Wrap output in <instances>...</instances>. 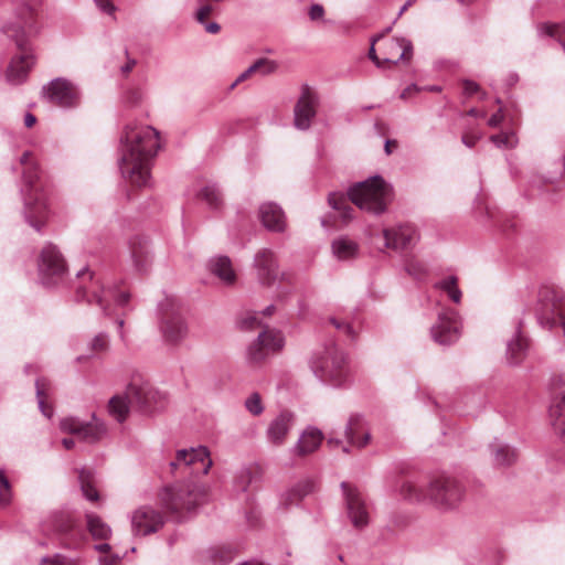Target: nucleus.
Here are the masks:
<instances>
[{"instance_id": "obj_46", "label": "nucleus", "mask_w": 565, "mask_h": 565, "mask_svg": "<svg viewBox=\"0 0 565 565\" xmlns=\"http://www.w3.org/2000/svg\"><path fill=\"white\" fill-rule=\"evenodd\" d=\"M245 407L252 415H260L264 412L260 395L256 392L253 393L248 398H246Z\"/></svg>"}, {"instance_id": "obj_10", "label": "nucleus", "mask_w": 565, "mask_h": 565, "mask_svg": "<svg viewBox=\"0 0 565 565\" xmlns=\"http://www.w3.org/2000/svg\"><path fill=\"white\" fill-rule=\"evenodd\" d=\"M38 274L41 284L46 287L60 286L65 281L68 267L60 249H41Z\"/></svg>"}, {"instance_id": "obj_59", "label": "nucleus", "mask_w": 565, "mask_h": 565, "mask_svg": "<svg viewBox=\"0 0 565 565\" xmlns=\"http://www.w3.org/2000/svg\"><path fill=\"white\" fill-rule=\"evenodd\" d=\"M36 122V117L32 114V113H25L24 115V126L26 128H31L35 125Z\"/></svg>"}, {"instance_id": "obj_60", "label": "nucleus", "mask_w": 565, "mask_h": 565, "mask_svg": "<svg viewBox=\"0 0 565 565\" xmlns=\"http://www.w3.org/2000/svg\"><path fill=\"white\" fill-rule=\"evenodd\" d=\"M331 247H342V248H345V247H358L355 244H352L345 239H339V241H334L332 243V246Z\"/></svg>"}, {"instance_id": "obj_54", "label": "nucleus", "mask_w": 565, "mask_h": 565, "mask_svg": "<svg viewBox=\"0 0 565 565\" xmlns=\"http://www.w3.org/2000/svg\"><path fill=\"white\" fill-rule=\"evenodd\" d=\"M96 6L105 13L111 14L115 11V6L110 0H94Z\"/></svg>"}, {"instance_id": "obj_52", "label": "nucleus", "mask_w": 565, "mask_h": 565, "mask_svg": "<svg viewBox=\"0 0 565 565\" xmlns=\"http://www.w3.org/2000/svg\"><path fill=\"white\" fill-rule=\"evenodd\" d=\"M108 345V338L105 333L97 334L92 341V349L94 351H104Z\"/></svg>"}, {"instance_id": "obj_20", "label": "nucleus", "mask_w": 565, "mask_h": 565, "mask_svg": "<svg viewBox=\"0 0 565 565\" xmlns=\"http://www.w3.org/2000/svg\"><path fill=\"white\" fill-rule=\"evenodd\" d=\"M258 217L263 226L273 233H284L287 218L284 210L275 202H265L258 209Z\"/></svg>"}, {"instance_id": "obj_31", "label": "nucleus", "mask_w": 565, "mask_h": 565, "mask_svg": "<svg viewBox=\"0 0 565 565\" xmlns=\"http://www.w3.org/2000/svg\"><path fill=\"white\" fill-rule=\"evenodd\" d=\"M550 418L555 433L565 441V392L554 397L550 406Z\"/></svg>"}, {"instance_id": "obj_48", "label": "nucleus", "mask_w": 565, "mask_h": 565, "mask_svg": "<svg viewBox=\"0 0 565 565\" xmlns=\"http://www.w3.org/2000/svg\"><path fill=\"white\" fill-rule=\"evenodd\" d=\"M359 249H331L332 258L337 262H352L359 256Z\"/></svg>"}, {"instance_id": "obj_2", "label": "nucleus", "mask_w": 565, "mask_h": 565, "mask_svg": "<svg viewBox=\"0 0 565 565\" xmlns=\"http://www.w3.org/2000/svg\"><path fill=\"white\" fill-rule=\"evenodd\" d=\"M391 196L392 189L385 180L381 175H373L351 185L348 195L331 192L328 195V203L338 212L340 221L347 225L353 220L355 212L349 204V200L359 209L380 215L386 211Z\"/></svg>"}, {"instance_id": "obj_61", "label": "nucleus", "mask_w": 565, "mask_h": 565, "mask_svg": "<svg viewBox=\"0 0 565 565\" xmlns=\"http://www.w3.org/2000/svg\"><path fill=\"white\" fill-rule=\"evenodd\" d=\"M239 478L244 480V486L242 487L243 490H246L248 482L250 481V472L248 470H243L241 472Z\"/></svg>"}, {"instance_id": "obj_25", "label": "nucleus", "mask_w": 565, "mask_h": 565, "mask_svg": "<svg viewBox=\"0 0 565 565\" xmlns=\"http://www.w3.org/2000/svg\"><path fill=\"white\" fill-rule=\"evenodd\" d=\"M384 61L397 64L399 61H409L413 55V44L404 38H392L384 43Z\"/></svg>"}, {"instance_id": "obj_18", "label": "nucleus", "mask_w": 565, "mask_h": 565, "mask_svg": "<svg viewBox=\"0 0 565 565\" xmlns=\"http://www.w3.org/2000/svg\"><path fill=\"white\" fill-rule=\"evenodd\" d=\"M431 338L441 345H449L459 338V324L457 312L452 309H444L438 315L437 322L430 329Z\"/></svg>"}, {"instance_id": "obj_16", "label": "nucleus", "mask_w": 565, "mask_h": 565, "mask_svg": "<svg viewBox=\"0 0 565 565\" xmlns=\"http://www.w3.org/2000/svg\"><path fill=\"white\" fill-rule=\"evenodd\" d=\"M254 268L259 282L264 286H281L286 278L278 269V265L271 249H262L254 257Z\"/></svg>"}, {"instance_id": "obj_45", "label": "nucleus", "mask_w": 565, "mask_h": 565, "mask_svg": "<svg viewBox=\"0 0 565 565\" xmlns=\"http://www.w3.org/2000/svg\"><path fill=\"white\" fill-rule=\"evenodd\" d=\"M239 328L242 330H254L256 328H263L259 313L246 312V315L239 320Z\"/></svg>"}, {"instance_id": "obj_11", "label": "nucleus", "mask_w": 565, "mask_h": 565, "mask_svg": "<svg viewBox=\"0 0 565 565\" xmlns=\"http://www.w3.org/2000/svg\"><path fill=\"white\" fill-rule=\"evenodd\" d=\"M60 429L63 433L72 434L79 440L87 444L99 443L107 435V427L102 419H98L95 413L92 414V420L85 422L78 417H65L60 422Z\"/></svg>"}, {"instance_id": "obj_55", "label": "nucleus", "mask_w": 565, "mask_h": 565, "mask_svg": "<svg viewBox=\"0 0 565 565\" xmlns=\"http://www.w3.org/2000/svg\"><path fill=\"white\" fill-rule=\"evenodd\" d=\"M479 89H480V86L476 82L470 81V79H465L463 81V92H465V94L470 96V95L476 94Z\"/></svg>"}, {"instance_id": "obj_19", "label": "nucleus", "mask_w": 565, "mask_h": 565, "mask_svg": "<svg viewBox=\"0 0 565 565\" xmlns=\"http://www.w3.org/2000/svg\"><path fill=\"white\" fill-rule=\"evenodd\" d=\"M318 96L309 86H302L301 95L294 109L295 127L299 130H308L311 120L317 114Z\"/></svg>"}, {"instance_id": "obj_14", "label": "nucleus", "mask_w": 565, "mask_h": 565, "mask_svg": "<svg viewBox=\"0 0 565 565\" xmlns=\"http://www.w3.org/2000/svg\"><path fill=\"white\" fill-rule=\"evenodd\" d=\"M42 96L51 104L71 108L78 104L79 93L67 79L57 77L42 87Z\"/></svg>"}, {"instance_id": "obj_38", "label": "nucleus", "mask_w": 565, "mask_h": 565, "mask_svg": "<svg viewBox=\"0 0 565 565\" xmlns=\"http://www.w3.org/2000/svg\"><path fill=\"white\" fill-rule=\"evenodd\" d=\"M315 484L311 480H303L294 486L286 494L288 504L298 503L303 497L313 491Z\"/></svg>"}, {"instance_id": "obj_50", "label": "nucleus", "mask_w": 565, "mask_h": 565, "mask_svg": "<svg viewBox=\"0 0 565 565\" xmlns=\"http://www.w3.org/2000/svg\"><path fill=\"white\" fill-rule=\"evenodd\" d=\"M200 7L195 11L194 18L200 24H204L206 18L213 12L214 7L210 3H204L203 0H198Z\"/></svg>"}, {"instance_id": "obj_43", "label": "nucleus", "mask_w": 565, "mask_h": 565, "mask_svg": "<svg viewBox=\"0 0 565 565\" xmlns=\"http://www.w3.org/2000/svg\"><path fill=\"white\" fill-rule=\"evenodd\" d=\"M12 498L11 486L6 473L0 469V509L10 504Z\"/></svg>"}, {"instance_id": "obj_41", "label": "nucleus", "mask_w": 565, "mask_h": 565, "mask_svg": "<svg viewBox=\"0 0 565 565\" xmlns=\"http://www.w3.org/2000/svg\"><path fill=\"white\" fill-rule=\"evenodd\" d=\"M201 198L214 209H217L222 203L221 193L215 184H209L201 191Z\"/></svg>"}, {"instance_id": "obj_4", "label": "nucleus", "mask_w": 565, "mask_h": 565, "mask_svg": "<svg viewBox=\"0 0 565 565\" xmlns=\"http://www.w3.org/2000/svg\"><path fill=\"white\" fill-rule=\"evenodd\" d=\"M32 153L23 152L20 163L25 166L23 170V185L21 194L24 202L23 215L25 222L40 232L50 217V209L44 184L41 177V170L38 164L31 161Z\"/></svg>"}, {"instance_id": "obj_63", "label": "nucleus", "mask_w": 565, "mask_h": 565, "mask_svg": "<svg viewBox=\"0 0 565 565\" xmlns=\"http://www.w3.org/2000/svg\"><path fill=\"white\" fill-rule=\"evenodd\" d=\"M62 445L65 449L70 450L75 446V440L73 438H63Z\"/></svg>"}, {"instance_id": "obj_15", "label": "nucleus", "mask_w": 565, "mask_h": 565, "mask_svg": "<svg viewBox=\"0 0 565 565\" xmlns=\"http://www.w3.org/2000/svg\"><path fill=\"white\" fill-rule=\"evenodd\" d=\"M282 345V334L279 331L266 328L248 347L247 359L250 363L263 362L270 353L280 350Z\"/></svg>"}, {"instance_id": "obj_5", "label": "nucleus", "mask_w": 565, "mask_h": 565, "mask_svg": "<svg viewBox=\"0 0 565 565\" xmlns=\"http://www.w3.org/2000/svg\"><path fill=\"white\" fill-rule=\"evenodd\" d=\"M75 300L77 302L96 303L106 317L113 315L109 300H113L118 307L125 308L130 300V292L119 290L117 286L105 287L99 279L95 277L88 266H84L76 271L75 280Z\"/></svg>"}, {"instance_id": "obj_6", "label": "nucleus", "mask_w": 565, "mask_h": 565, "mask_svg": "<svg viewBox=\"0 0 565 565\" xmlns=\"http://www.w3.org/2000/svg\"><path fill=\"white\" fill-rule=\"evenodd\" d=\"M310 367L321 382L332 386H341L348 379L347 356L332 340L313 353Z\"/></svg>"}, {"instance_id": "obj_23", "label": "nucleus", "mask_w": 565, "mask_h": 565, "mask_svg": "<svg viewBox=\"0 0 565 565\" xmlns=\"http://www.w3.org/2000/svg\"><path fill=\"white\" fill-rule=\"evenodd\" d=\"M206 270L215 276L224 286H234L237 279L236 270L231 258L226 255H215L206 263Z\"/></svg>"}, {"instance_id": "obj_49", "label": "nucleus", "mask_w": 565, "mask_h": 565, "mask_svg": "<svg viewBox=\"0 0 565 565\" xmlns=\"http://www.w3.org/2000/svg\"><path fill=\"white\" fill-rule=\"evenodd\" d=\"M514 135L513 134H499V135H492L490 137V140L498 147V148H512L514 146Z\"/></svg>"}, {"instance_id": "obj_17", "label": "nucleus", "mask_w": 565, "mask_h": 565, "mask_svg": "<svg viewBox=\"0 0 565 565\" xmlns=\"http://www.w3.org/2000/svg\"><path fill=\"white\" fill-rule=\"evenodd\" d=\"M164 524L162 514L149 505L140 507L131 514V531L135 536L156 533Z\"/></svg>"}, {"instance_id": "obj_39", "label": "nucleus", "mask_w": 565, "mask_h": 565, "mask_svg": "<svg viewBox=\"0 0 565 565\" xmlns=\"http://www.w3.org/2000/svg\"><path fill=\"white\" fill-rule=\"evenodd\" d=\"M458 278L456 276H449L438 281L435 287L445 291L448 297L455 302L459 303L461 300V290L457 286Z\"/></svg>"}, {"instance_id": "obj_21", "label": "nucleus", "mask_w": 565, "mask_h": 565, "mask_svg": "<svg viewBox=\"0 0 565 565\" xmlns=\"http://www.w3.org/2000/svg\"><path fill=\"white\" fill-rule=\"evenodd\" d=\"M344 436L352 447L364 448L371 440L366 422L361 414H352L344 428Z\"/></svg>"}, {"instance_id": "obj_47", "label": "nucleus", "mask_w": 565, "mask_h": 565, "mask_svg": "<svg viewBox=\"0 0 565 565\" xmlns=\"http://www.w3.org/2000/svg\"><path fill=\"white\" fill-rule=\"evenodd\" d=\"M329 322L337 330L342 331L349 338L354 339L356 337V332H355L353 326L350 322H348L347 320H341L335 317H330Z\"/></svg>"}, {"instance_id": "obj_22", "label": "nucleus", "mask_w": 565, "mask_h": 565, "mask_svg": "<svg viewBox=\"0 0 565 565\" xmlns=\"http://www.w3.org/2000/svg\"><path fill=\"white\" fill-rule=\"evenodd\" d=\"M383 247H407L414 246L418 242V233L412 225H399L383 230Z\"/></svg>"}, {"instance_id": "obj_53", "label": "nucleus", "mask_w": 565, "mask_h": 565, "mask_svg": "<svg viewBox=\"0 0 565 565\" xmlns=\"http://www.w3.org/2000/svg\"><path fill=\"white\" fill-rule=\"evenodd\" d=\"M324 9L321 4H312L309 9V17L312 21H317L323 18Z\"/></svg>"}, {"instance_id": "obj_62", "label": "nucleus", "mask_w": 565, "mask_h": 565, "mask_svg": "<svg viewBox=\"0 0 565 565\" xmlns=\"http://www.w3.org/2000/svg\"><path fill=\"white\" fill-rule=\"evenodd\" d=\"M147 244H148V241H146L143 238H137V239H134V241L130 242V246L129 247H132V248L145 247Z\"/></svg>"}, {"instance_id": "obj_33", "label": "nucleus", "mask_w": 565, "mask_h": 565, "mask_svg": "<svg viewBox=\"0 0 565 565\" xmlns=\"http://www.w3.org/2000/svg\"><path fill=\"white\" fill-rule=\"evenodd\" d=\"M7 36L12 40L19 50V53H33V49L30 42V38L20 24H7L3 28Z\"/></svg>"}, {"instance_id": "obj_9", "label": "nucleus", "mask_w": 565, "mask_h": 565, "mask_svg": "<svg viewBox=\"0 0 565 565\" xmlns=\"http://www.w3.org/2000/svg\"><path fill=\"white\" fill-rule=\"evenodd\" d=\"M212 463L209 449L199 446L178 450L175 459L170 462V468L172 472L180 470L183 475L200 477L209 472Z\"/></svg>"}, {"instance_id": "obj_32", "label": "nucleus", "mask_w": 565, "mask_h": 565, "mask_svg": "<svg viewBox=\"0 0 565 565\" xmlns=\"http://www.w3.org/2000/svg\"><path fill=\"white\" fill-rule=\"evenodd\" d=\"M135 404L132 398L127 396V390L122 394L114 395L108 402V413L118 423H124L129 415V405Z\"/></svg>"}, {"instance_id": "obj_13", "label": "nucleus", "mask_w": 565, "mask_h": 565, "mask_svg": "<svg viewBox=\"0 0 565 565\" xmlns=\"http://www.w3.org/2000/svg\"><path fill=\"white\" fill-rule=\"evenodd\" d=\"M341 490L345 511L352 525L355 529L366 526L370 521V514L362 492L355 486L345 481L341 483Z\"/></svg>"}, {"instance_id": "obj_26", "label": "nucleus", "mask_w": 565, "mask_h": 565, "mask_svg": "<svg viewBox=\"0 0 565 565\" xmlns=\"http://www.w3.org/2000/svg\"><path fill=\"white\" fill-rule=\"evenodd\" d=\"M292 423L294 415L290 412H281L269 423L266 430L267 440L275 446L284 444Z\"/></svg>"}, {"instance_id": "obj_28", "label": "nucleus", "mask_w": 565, "mask_h": 565, "mask_svg": "<svg viewBox=\"0 0 565 565\" xmlns=\"http://www.w3.org/2000/svg\"><path fill=\"white\" fill-rule=\"evenodd\" d=\"M529 349L527 339L521 332L519 323L514 337L508 342L507 360L510 364H520L526 355Z\"/></svg>"}, {"instance_id": "obj_35", "label": "nucleus", "mask_w": 565, "mask_h": 565, "mask_svg": "<svg viewBox=\"0 0 565 565\" xmlns=\"http://www.w3.org/2000/svg\"><path fill=\"white\" fill-rule=\"evenodd\" d=\"M87 529L96 540H108L111 534L110 526L95 513H86Z\"/></svg>"}, {"instance_id": "obj_36", "label": "nucleus", "mask_w": 565, "mask_h": 565, "mask_svg": "<svg viewBox=\"0 0 565 565\" xmlns=\"http://www.w3.org/2000/svg\"><path fill=\"white\" fill-rule=\"evenodd\" d=\"M78 481L84 497L89 501H97L99 495L98 491L95 489L93 484L92 471L85 468L81 469L78 471Z\"/></svg>"}, {"instance_id": "obj_24", "label": "nucleus", "mask_w": 565, "mask_h": 565, "mask_svg": "<svg viewBox=\"0 0 565 565\" xmlns=\"http://www.w3.org/2000/svg\"><path fill=\"white\" fill-rule=\"evenodd\" d=\"M34 64L35 56L33 53H19L14 55L6 72L7 81L13 85L22 84Z\"/></svg>"}, {"instance_id": "obj_64", "label": "nucleus", "mask_w": 565, "mask_h": 565, "mask_svg": "<svg viewBox=\"0 0 565 565\" xmlns=\"http://www.w3.org/2000/svg\"><path fill=\"white\" fill-rule=\"evenodd\" d=\"M136 65V61L135 60H129L122 67H121V72L127 74L129 73L134 66Z\"/></svg>"}, {"instance_id": "obj_12", "label": "nucleus", "mask_w": 565, "mask_h": 565, "mask_svg": "<svg viewBox=\"0 0 565 565\" xmlns=\"http://www.w3.org/2000/svg\"><path fill=\"white\" fill-rule=\"evenodd\" d=\"M127 396L135 401L141 413L150 414L166 406V395L148 382L132 381L127 386Z\"/></svg>"}, {"instance_id": "obj_40", "label": "nucleus", "mask_w": 565, "mask_h": 565, "mask_svg": "<svg viewBox=\"0 0 565 565\" xmlns=\"http://www.w3.org/2000/svg\"><path fill=\"white\" fill-rule=\"evenodd\" d=\"M35 390H36V398H38V405L41 413L47 417L51 418L53 416V408L49 405H46V380L45 379H38L35 381Z\"/></svg>"}, {"instance_id": "obj_30", "label": "nucleus", "mask_w": 565, "mask_h": 565, "mask_svg": "<svg viewBox=\"0 0 565 565\" xmlns=\"http://www.w3.org/2000/svg\"><path fill=\"white\" fill-rule=\"evenodd\" d=\"M493 465L495 467H510L516 459L518 454L514 448L510 445L501 443L499 440L493 441L490 445Z\"/></svg>"}, {"instance_id": "obj_57", "label": "nucleus", "mask_w": 565, "mask_h": 565, "mask_svg": "<svg viewBox=\"0 0 565 565\" xmlns=\"http://www.w3.org/2000/svg\"><path fill=\"white\" fill-rule=\"evenodd\" d=\"M479 137L478 136H469V135H463L461 137V141L465 146H467L468 148H472L475 147V145L477 143Z\"/></svg>"}, {"instance_id": "obj_58", "label": "nucleus", "mask_w": 565, "mask_h": 565, "mask_svg": "<svg viewBox=\"0 0 565 565\" xmlns=\"http://www.w3.org/2000/svg\"><path fill=\"white\" fill-rule=\"evenodd\" d=\"M204 29L207 33L216 34L221 30V25L216 22H206L203 24Z\"/></svg>"}, {"instance_id": "obj_56", "label": "nucleus", "mask_w": 565, "mask_h": 565, "mask_svg": "<svg viewBox=\"0 0 565 565\" xmlns=\"http://www.w3.org/2000/svg\"><path fill=\"white\" fill-rule=\"evenodd\" d=\"M503 120V114L502 110L499 109L497 113H494L488 120V125L492 128L498 127Z\"/></svg>"}, {"instance_id": "obj_44", "label": "nucleus", "mask_w": 565, "mask_h": 565, "mask_svg": "<svg viewBox=\"0 0 565 565\" xmlns=\"http://www.w3.org/2000/svg\"><path fill=\"white\" fill-rule=\"evenodd\" d=\"M406 271L416 279H423L427 275V267L418 259H407L405 264Z\"/></svg>"}, {"instance_id": "obj_37", "label": "nucleus", "mask_w": 565, "mask_h": 565, "mask_svg": "<svg viewBox=\"0 0 565 565\" xmlns=\"http://www.w3.org/2000/svg\"><path fill=\"white\" fill-rule=\"evenodd\" d=\"M130 259L136 271L146 273L152 264L153 256L149 249H130Z\"/></svg>"}, {"instance_id": "obj_29", "label": "nucleus", "mask_w": 565, "mask_h": 565, "mask_svg": "<svg viewBox=\"0 0 565 565\" xmlns=\"http://www.w3.org/2000/svg\"><path fill=\"white\" fill-rule=\"evenodd\" d=\"M76 526L73 516L65 512L53 513L43 524V530H52L61 535L70 536Z\"/></svg>"}, {"instance_id": "obj_27", "label": "nucleus", "mask_w": 565, "mask_h": 565, "mask_svg": "<svg viewBox=\"0 0 565 565\" xmlns=\"http://www.w3.org/2000/svg\"><path fill=\"white\" fill-rule=\"evenodd\" d=\"M323 440V434L320 429L309 426L300 435L294 451L298 456H306L316 451Z\"/></svg>"}, {"instance_id": "obj_42", "label": "nucleus", "mask_w": 565, "mask_h": 565, "mask_svg": "<svg viewBox=\"0 0 565 565\" xmlns=\"http://www.w3.org/2000/svg\"><path fill=\"white\" fill-rule=\"evenodd\" d=\"M79 558H72L66 555L56 553L51 556L42 557L40 565H79Z\"/></svg>"}, {"instance_id": "obj_8", "label": "nucleus", "mask_w": 565, "mask_h": 565, "mask_svg": "<svg viewBox=\"0 0 565 565\" xmlns=\"http://www.w3.org/2000/svg\"><path fill=\"white\" fill-rule=\"evenodd\" d=\"M160 331L167 343L177 344L188 335V326L179 306L172 299L159 305Z\"/></svg>"}, {"instance_id": "obj_34", "label": "nucleus", "mask_w": 565, "mask_h": 565, "mask_svg": "<svg viewBox=\"0 0 565 565\" xmlns=\"http://www.w3.org/2000/svg\"><path fill=\"white\" fill-rule=\"evenodd\" d=\"M277 68V63L268 60V58H259L255 63H253L247 70H245L231 85V88H234L238 83L245 81L254 73H259L262 75H267L275 72Z\"/></svg>"}, {"instance_id": "obj_7", "label": "nucleus", "mask_w": 565, "mask_h": 565, "mask_svg": "<svg viewBox=\"0 0 565 565\" xmlns=\"http://www.w3.org/2000/svg\"><path fill=\"white\" fill-rule=\"evenodd\" d=\"M205 490L194 481L166 487L160 493L162 507L177 520L182 521L205 499Z\"/></svg>"}, {"instance_id": "obj_3", "label": "nucleus", "mask_w": 565, "mask_h": 565, "mask_svg": "<svg viewBox=\"0 0 565 565\" xmlns=\"http://www.w3.org/2000/svg\"><path fill=\"white\" fill-rule=\"evenodd\" d=\"M401 495L412 502L429 501L441 511L459 507L465 498L463 486L450 476H437L427 483L405 480L399 488Z\"/></svg>"}, {"instance_id": "obj_1", "label": "nucleus", "mask_w": 565, "mask_h": 565, "mask_svg": "<svg viewBox=\"0 0 565 565\" xmlns=\"http://www.w3.org/2000/svg\"><path fill=\"white\" fill-rule=\"evenodd\" d=\"M120 145L118 166L122 178L137 188L151 186V160L160 148L159 132L131 121L125 126Z\"/></svg>"}, {"instance_id": "obj_51", "label": "nucleus", "mask_w": 565, "mask_h": 565, "mask_svg": "<svg viewBox=\"0 0 565 565\" xmlns=\"http://www.w3.org/2000/svg\"><path fill=\"white\" fill-rule=\"evenodd\" d=\"M383 38V34H380L375 38H373L372 40V43H371V47L369 50V58L376 65V67L381 68L383 67V64H385V61H384V57L383 58H380L376 54V51H375V47H374V44L375 42H377L380 39Z\"/></svg>"}]
</instances>
